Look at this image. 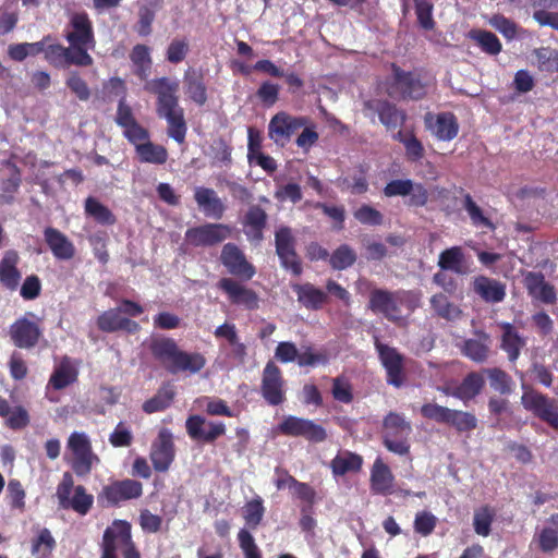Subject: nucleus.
<instances>
[{
	"label": "nucleus",
	"instance_id": "6e6552de",
	"mask_svg": "<svg viewBox=\"0 0 558 558\" xmlns=\"http://www.w3.org/2000/svg\"><path fill=\"white\" fill-rule=\"evenodd\" d=\"M143 495V484L136 480H116L104 485L97 495L101 507H120L122 504L137 499Z\"/></svg>",
	"mask_w": 558,
	"mask_h": 558
},
{
	"label": "nucleus",
	"instance_id": "ea45409f",
	"mask_svg": "<svg viewBox=\"0 0 558 558\" xmlns=\"http://www.w3.org/2000/svg\"><path fill=\"white\" fill-rule=\"evenodd\" d=\"M476 335L480 339H466L464 340L461 352L464 356L469 357L473 362L483 363L488 359L489 355V341L490 337L485 331H477Z\"/></svg>",
	"mask_w": 558,
	"mask_h": 558
},
{
	"label": "nucleus",
	"instance_id": "774afa93",
	"mask_svg": "<svg viewBox=\"0 0 558 558\" xmlns=\"http://www.w3.org/2000/svg\"><path fill=\"white\" fill-rule=\"evenodd\" d=\"M238 541L245 558H262L260 550L255 544L254 537L247 530L242 529L239 531Z\"/></svg>",
	"mask_w": 558,
	"mask_h": 558
},
{
	"label": "nucleus",
	"instance_id": "0eeeda50",
	"mask_svg": "<svg viewBox=\"0 0 558 558\" xmlns=\"http://www.w3.org/2000/svg\"><path fill=\"white\" fill-rule=\"evenodd\" d=\"M59 505L63 509H72L81 515H86L94 504V496L88 494L83 485L74 487V480L70 472H65L57 486Z\"/></svg>",
	"mask_w": 558,
	"mask_h": 558
},
{
	"label": "nucleus",
	"instance_id": "4d7b16f0",
	"mask_svg": "<svg viewBox=\"0 0 558 558\" xmlns=\"http://www.w3.org/2000/svg\"><path fill=\"white\" fill-rule=\"evenodd\" d=\"M495 518V512L489 506H483L475 510L473 518L474 531L477 535L488 536L492 531V523Z\"/></svg>",
	"mask_w": 558,
	"mask_h": 558
},
{
	"label": "nucleus",
	"instance_id": "f3484780",
	"mask_svg": "<svg viewBox=\"0 0 558 558\" xmlns=\"http://www.w3.org/2000/svg\"><path fill=\"white\" fill-rule=\"evenodd\" d=\"M220 263L230 275L241 280L248 281L256 275L255 266L235 243L229 242L222 246Z\"/></svg>",
	"mask_w": 558,
	"mask_h": 558
},
{
	"label": "nucleus",
	"instance_id": "603ef678",
	"mask_svg": "<svg viewBox=\"0 0 558 558\" xmlns=\"http://www.w3.org/2000/svg\"><path fill=\"white\" fill-rule=\"evenodd\" d=\"M264 513L265 507L259 496L247 501L243 507V519L246 526L255 530L260 524Z\"/></svg>",
	"mask_w": 558,
	"mask_h": 558
},
{
	"label": "nucleus",
	"instance_id": "a19ab883",
	"mask_svg": "<svg viewBox=\"0 0 558 558\" xmlns=\"http://www.w3.org/2000/svg\"><path fill=\"white\" fill-rule=\"evenodd\" d=\"M206 365V359L202 353L198 352H186L180 350L177 356V361L173 365H168L167 371L171 374L179 372H189L196 374L201 372Z\"/></svg>",
	"mask_w": 558,
	"mask_h": 558
},
{
	"label": "nucleus",
	"instance_id": "393cba45",
	"mask_svg": "<svg viewBox=\"0 0 558 558\" xmlns=\"http://www.w3.org/2000/svg\"><path fill=\"white\" fill-rule=\"evenodd\" d=\"M44 239L57 259L69 260L75 255V246L69 238L53 227L44 230Z\"/></svg>",
	"mask_w": 558,
	"mask_h": 558
},
{
	"label": "nucleus",
	"instance_id": "1a4fd4ad",
	"mask_svg": "<svg viewBox=\"0 0 558 558\" xmlns=\"http://www.w3.org/2000/svg\"><path fill=\"white\" fill-rule=\"evenodd\" d=\"M68 448L73 454L71 468L80 477L89 475L93 465L100 462L98 456L94 453L92 442L85 433H72L68 439Z\"/></svg>",
	"mask_w": 558,
	"mask_h": 558
},
{
	"label": "nucleus",
	"instance_id": "f704fd0d",
	"mask_svg": "<svg viewBox=\"0 0 558 558\" xmlns=\"http://www.w3.org/2000/svg\"><path fill=\"white\" fill-rule=\"evenodd\" d=\"M473 290L487 303H499L506 296V286L486 276H478L474 279Z\"/></svg>",
	"mask_w": 558,
	"mask_h": 558
},
{
	"label": "nucleus",
	"instance_id": "09e8293b",
	"mask_svg": "<svg viewBox=\"0 0 558 558\" xmlns=\"http://www.w3.org/2000/svg\"><path fill=\"white\" fill-rule=\"evenodd\" d=\"M483 373L487 375L490 387L500 395H510L512 392L513 380L511 376L499 367L484 368Z\"/></svg>",
	"mask_w": 558,
	"mask_h": 558
},
{
	"label": "nucleus",
	"instance_id": "b1692460",
	"mask_svg": "<svg viewBox=\"0 0 558 558\" xmlns=\"http://www.w3.org/2000/svg\"><path fill=\"white\" fill-rule=\"evenodd\" d=\"M524 287L527 294L545 304H554L557 300L555 287L546 282L542 272L529 271L524 276Z\"/></svg>",
	"mask_w": 558,
	"mask_h": 558
},
{
	"label": "nucleus",
	"instance_id": "a211bd4d",
	"mask_svg": "<svg viewBox=\"0 0 558 558\" xmlns=\"http://www.w3.org/2000/svg\"><path fill=\"white\" fill-rule=\"evenodd\" d=\"M185 429L192 440L214 444L226 434L227 427L223 422L207 421L202 415L193 414L186 418Z\"/></svg>",
	"mask_w": 558,
	"mask_h": 558
},
{
	"label": "nucleus",
	"instance_id": "aec40b11",
	"mask_svg": "<svg viewBox=\"0 0 558 558\" xmlns=\"http://www.w3.org/2000/svg\"><path fill=\"white\" fill-rule=\"evenodd\" d=\"M153 468L156 472L166 473L175 458V448L172 434L162 428L153 442L149 453Z\"/></svg>",
	"mask_w": 558,
	"mask_h": 558
},
{
	"label": "nucleus",
	"instance_id": "c85d7f7f",
	"mask_svg": "<svg viewBox=\"0 0 558 558\" xmlns=\"http://www.w3.org/2000/svg\"><path fill=\"white\" fill-rule=\"evenodd\" d=\"M268 215L259 205L248 207L243 226L245 235L252 242L259 243L264 239V229L267 226Z\"/></svg>",
	"mask_w": 558,
	"mask_h": 558
},
{
	"label": "nucleus",
	"instance_id": "6ab92c4d",
	"mask_svg": "<svg viewBox=\"0 0 558 558\" xmlns=\"http://www.w3.org/2000/svg\"><path fill=\"white\" fill-rule=\"evenodd\" d=\"M375 349L378 357L386 369L387 383L396 388L404 384L403 355L396 348L384 344L375 337Z\"/></svg>",
	"mask_w": 558,
	"mask_h": 558
},
{
	"label": "nucleus",
	"instance_id": "c03bdc74",
	"mask_svg": "<svg viewBox=\"0 0 558 558\" xmlns=\"http://www.w3.org/2000/svg\"><path fill=\"white\" fill-rule=\"evenodd\" d=\"M175 396L171 384H163L154 397L143 403V411L147 414L163 411L171 405Z\"/></svg>",
	"mask_w": 558,
	"mask_h": 558
},
{
	"label": "nucleus",
	"instance_id": "680f3d73",
	"mask_svg": "<svg viewBox=\"0 0 558 558\" xmlns=\"http://www.w3.org/2000/svg\"><path fill=\"white\" fill-rule=\"evenodd\" d=\"M65 85L81 101H87L90 98V89L77 71L69 73Z\"/></svg>",
	"mask_w": 558,
	"mask_h": 558
},
{
	"label": "nucleus",
	"instance_id": "4be33fe9",
	"mask_svg": "<svg viewBox=\"0 0 558 558\" xmlns=\"http://www.w3.org/2000/svg\"><path fill=\"white\" fill-rule=\"evenodd\" d=\"M369 489L377 496H390L396 493L395 475L381 457H377L371 468Z\"/></svg>",
	"mask_w": 558,
	"mask_h": 558
},
{
	"label": "nucleus",
	"instance_id": "052dcab7",
	"mask_svg": "<svg viewBox=\"0 0 558 558\" xmlns=\"http://www.w3.org/2000/svg\"><path fill=\"white\" fill-rule=\"evenodd\" d=\"M438 523L437 517L430 511H418L415 514L413 529L418 535L426 537L429 536L436 529Z\"/></svg>",
	"mask_w": 558,
	"mask_h": 558
},
{
	"label": "nucleus",
	"instance_id": "7ed1b4c3",
	"mask_svg": "<svg viewBox=\"0 0 558 558\" xmlns=\"http://www.w3.org/2000/svg\"><path fill=\"white\" fill-rule=\"evenodd\" d=\"M64 38L84 65H93L94 59L88 51L95 49L96 38L93 22L86 12H75L70 16Z\"/></svg>",
	"mask_w": 558,
	"mask_h": 558
},
{
	"label": "nucleus",
	"instance_id": "37998d69",
	"mask_svg": "<svg viewBox=\"0 0 558 558\" xmlns=\"http://www.w3.org/2000/svg\"><path fill=\"white\" fill-rule=\"evenodd\" d=\"M429 303L435 315L447 322H457L463 315L460 306L451 302L445 293L439 292L432 295Z\"/></svg>",
	"mask_w": 558,
	"mask_h": 558
},
{
	"label": "nucleus",
	"instance_id": "39448f33",
	"mask_svg": "<svg viewBox=\"0 0 558 558\" xmlns=\"http://www.w3.org/2000/svg\"><path fill=\"white\" fill-rule=\"evenodd\" d=\"M391 81L388 95L402 100H421L427 94V84L418 71H404L396 63L391 64Z\"/></svg>",
	"mask_w": 558,
	"mask_h": 558
},
{
	"label": "nucleus",
	"instance_id": "c9c22d12",
	"mask_svg": "<svg viewBox=\"0 0 558 558\" xmlns=\"http://www.w3.org/2000/svg\"><path fill=\"white\" fill-rule=\"evenodd\" d=\"M149 351L154 359L161 363L166 368L173 365L177 361L180 348L174 339L169 337H159L151 339Z\"/></svg>",
	"mask_w": 558,
	"mask_h": 558
},
{
	"label": "nucleus",
	"instance_id": "a18cd8bd",
	"mask_svg": "<svg viewBox=\"0 0 558 558\" xmlns=\"http://www.w3.org/2000/svg\"><path fill=\"white\" fill-rule=\"evenodd\" d=\"M135 153L141 162L153 165L166 163L169 156L165 146L153 143L150 138L144 144L137 145Z\"/></svg>",
	"mask_w": 558,
	"mask_h": 558
},
{
	"label": "nucleus",
	"instance_id": "0e129e2a",
	"mask_svg": "<svg viewBox=\"0 0 558 558\" xmlns=\"http://www.w3.org/2000/svg\"><path fill=\"white\" fill-rule=\"evenodd\" d=\"M354 218L362 225L380 226L384 222L383 214L371 205L363 204L353 213Z\"/></svg>",
	"mask_w": 558,
	"mask_h": 558
},
{
	"label": "nucleus",
	"instance_id": "2eb2a0df",
	"mask_svg": "<svg viewBox=\"0 0 558 558\" xmlns=\"http://www.w3.org/2000/svg\"><path fill=\"white\" fill-rule=\"evenodd\" d=\"M260 395L271 407L280 405L287 399L282 371L274 361H268L263 369Z\"/></svg>",
	"mask_w": 558,
	"mask_h": 558
},
{
	"label": "nucleus",
	"instance_id": "f8f14e48",
	"mask_svg": "<svg viewBox=\"0 0 558 558\" xmlns=\"http://www.w3.org/2000/svg\"><path fill=\"white\" fill-rule=\"evenodd\" d=\"M232 227L225 223L207 222L185 231V241L193 247H211L232 235Z\"/></svg>",
	"mask_w": 558,
	"mask_h": 558
},
{
	"label": "nucleus",
	"instance_id": "e2e57ef3",
	"mask_svg": "<svg viewBox=\"0 0 558 558\" xmlns=\"http://www.w3.org/2000/svg\"><path fill=\"white\" fill-rule=\"evenodd\" d=\"M415 14L420 26L425 31H432L435 27L433 19V3L428 0H413Z\"/></svg>",
	"mask_w": 558,
	"mask_h": 558
},
{
	"label": "nucleus",
	"instance_id": "ddd939ff",
	"mask_svg": "<svg viewBox=\"0 0 558 558\" xmlns=\"http://www.w3.org/2000/svg\"><path fill=\"white\" fill-rule=\"evenodd\" d=\"M278 433L288 437H302L310 442H323L327 439L326 429L312 420L294 415L286 416L277 426Z\"/></svg>",
	"mask_w": 558,
	"mask_h": 558
},
{
	"label": "nucleus",
	"instance_id": "4c0bfd02",
	"mask_svg": "<svg viewBox=\"0 0 558 558\" xmlns=\"http://www.w3.org/2000/svg\"><path fill=\"white\" fill-rule=\"evenodd\" d=\"M485 386V379L482 373L471 372L462 381L452 389L450 395L463 402L474 399L481 393Z\"/></svg>",
	"mask_w": 558,
	"mask_h": 558
},
{
	"label": "nucleus",
	"instance_id": "7c9ffc66",
	"mask_svg": "<svg viewBox=\"0 0 558 558\" xmlns=\"http://www.w3.org/2000/svg\"><path fill=\"white\" fill-rule=\"evenodd\" d=\"M194 199L205 216L214 219H221L223 217L226 206L213 189L197 187L194 193Z\"/></svg>",
	"mask_w": 558,
	"mask_h": 558
},
{
	"label": "nucleus",
	"instance_id": "49530a36",
	"mask_svg": "<svg viewBox=\"0 0 558 558\" xmlns=\"http://www.w3.org/2000/svg\"><path fill=\"white\" fill-rule=\"evenodd\" d=\"M84 210L86 216L92 217L101 226H113L117 222L114 214L93 196L85 199Z\"/></svg>",
	"mask_w": 558,
	"mask_h": 558
},
{
	"label": "nucleus",
	"instance_id": "e433bc0d",
	"mask_svg": "<svg viewBox=\"0 0 558 558\" xmlns=\"http://www.w3.org/2000/svg\"><path fill=\"white\" fill-rule=\"evenodd\" d=\"M438 267L444 270H450L457 275H468L470 267L461 246H451L444 250L438 257Z\"/></svg>",
	"mask_w": 558,
	"mask_h": 558
},
{
	"label": "nucleus",
	"instance_id": "bb28decb",
	"mask_svg": "<svg viewBox=\"0 0 558 558\" xmlns=\"http://www.w3.org/2000/svg\"><path fill=\"white\" fill-rule=\"evenodd\" d=\"M184 93L197 106H204L207 102V87L204 81V74L194 68H189L183 74Z\"/></svg>",
	"mask_w": 558,
	"mask_h": 558
},
{
	"label": "nucleus",
	"instance_id": "58836bf2",
	"mask_svg": "<svg viewBox=\"0 0 558 558\" xmlns=\"http://www.w3.org/2000/svg\"><path fill=\"white\" fill-rule=\"evenodd\" d=\"M363 457L359 453L344 450L340 451L330 461V469L333 476H343L347 473H357L362 470Z\"/></svg>",
	"mask_w": 558,
	"mask_h": 558
},
{
	"label": "nucleus",
	"instance_id": "423d86ee",
	"mask_svg": "<svg viewBox=\"0 0 558 558\" xmlns=\"http://www.w3.org/2000/svg\"><path fill=\"white\" fill-rule=\"evenodd\" d=\"M521 404L527 412L558 430V399L551 398L531 386L522 385Z\"/></svg>",
	"mask_w": 558,
	"mask_h": 558
},
{
	"label": "nucleus",
	"instance_id": "3c124183",
	"mask_svg": "<svg viewBox=\"0 0 558 558\" xmlns=\"http://www.w3.org/2000/svg\"><path fill=\"white\" fill-rule=\"evenodd\" d=\"M447 425L458 433H469L477 427V418L471 412L453 409Z\"/></svg>",
	"mask_w": 558,
	"mask_h": 558
},
{
	"label": "nucleus",
	"instance_id": "69168bd1",
	"mask_svg": "<svg viewBox=\"0 0 558 558\" xmlns=\"http://www.w3.org/2000/svg\"><path fill=\"white\" fill-rule=\"evenodd\" d=\"M190 51V45L186 38H174L166 51L167 60L172 64L182 62Z\"/></svg>",
	"mask_w": 558,
	"mask_h": 558
},
{
	"label": "nucleus",
	"instance_id": "a878e982",
	"mask_svg": "<svg viewBox=\"0 0 558 558\" xmlns=\"http://www.w3.org/2000/svg\"><path fill=\"white\" fill-rule=\"evenodd\" d=\"M78 379V368L71 357L63 356L54 367L47 384V389L62 390Z\"/></svg>",
	"mask_w": 558,
	"mask_h": 558
},
{
	"label": "nucleus",
	"instance_id": "5701e85b",
	"mask_svg": "<svg viewBox=\"0 0 558 558\" xmlns=\"http://www.w3.org/2000/svg\"><path fill=\"white\" fill-rule=\"evenodd\" d=\"M364 110L378 114L379 121L388 129H397L404 124L407 114L395 104L385 99H371L364 102Z\"/></svg>",
	"mask_w": 558,
	"mask_h": 558
},
{
	"label": "nucleus",
	"instance_id": "412c9836",
	"mask_svg": "<svg viewBox=\"0 0 558 558\" xmlns=\"http://www.w3.org/2000/svg\"><path fill=\"white\" fill-rule=\"evenodd\" d=\"M217 287L227 294L232 304L242 305L250 311L258 308L259 299L257 293L235 279L223 277L218 281Z\"/></svg>",
	"mask_w": 558,
	"mask_h": 558
},
{
	"label": "nucleus",
	"instance_id": "72a5a7b5",
	"mask_svg": "<svg viewBox=\"0 0 558 558\" xmlns=\"http://www.w3.org/2000/svg\"><path fill=\"white\" fill-rule=\"evenodd\" d=\"M45 60L54 68H63L65 65L84 66V62L75 54L73 49L64 47L61 44H47L45 51Z\"/></svg>",
	"mask_w": 558,
	"mask_h": 558
},
{
	"label": "nucleus",
	"instance_id": "cd10ccee",
	"mask_svg": "<svg viewBox=\"0 0 558 558\" xmlns=\"http://www.w3.org/2000/svg\"><path fill=\"white\" fill-rule=\"evenodd\" d=\"M131 543H133L131 523L126 520L116 519L105 530L101 544L109 545L118 550L131 545Z\"/></svg>",
	"mask_w": 558,
	"mask_h": 558
},
{
	"label": "nucleus",
	"instance_id": "5fc2aeb1",
	"mask_svg": "<svg viewBox=\"0 0 558 558\" xmlns=\"http://www.w3.org/2000/svg\"><path fill=\"white\" fill-rule=\"evenodd\" d=\"M460 194H463L464 209L468 211L470 219L474 226H484L494 229L493 222L483 214V210L473 201L471 194L464 193L463 187L458 189Z\"/></svg>",
	"mask_w": 558,
	"mask_h": 558
},
{
	"label": "nucleus",
	"instance_id": "338daca9",
	"mask_svg": "<svg viewBox=\"0 0 558 558\" xmlns=\"http://www.w3.org/2000/svg\"><path fill=\"white\" fill-rule=\"evenodd\" d=\"M331 393L335 400L342 403H351L353 401V391L351 384L343 377L332 379Z\"/></svg>",
	"mask_w": 558,
	"mask_h": 558
},
{
	"label": "nucleus",
	"instance_id": "9d476101",
	"mask_svg": "<svg viewBox=\"0 0 558 558\" xmlns=\"http://www.w3.org/2000/svg\"><path fill=\"white\" fill-rule=\"evenodd\" d=\"M9 335L16 348L33 349L43 338L41 318L33 312H26L10 326Z\"/></svg>",
	"mask_w": 558,
	"mask_h": 558
},
{
	"label": "nucleus",
	"instance_id": "2f4dec72",
	"mask_svg": "<svg viewBox=\"0 0 558 558\" xmlns=\"http://www.w3.org/2000/svg\"><path fill=\"white\" fill-rule=\"evenodd\" d=\"M499 327L502 330L500 349L507 353L510 362H515L521 354V350L525 347L526 341L512 324L500 323Z\"/></svg>",
	"mask_w": 558,
	"mask_h": 558
},
{
	"label": "nucleus",
	"instance_id": "f257e3e1",
	"mask_svg": "<svg viewBox=\"0 0 558 558\" xmlns=\"http://www.w3.org/2000/svg\"><path fill=\"white\" fill-rule=\"evenodd\" d=\"M144 89L156 96V112L168 123L167 133L182 144L186 136L184 109L179 104V82L169 77H158L146 82Z\"/></svg>",
	"mask_w": 558,
	"mask_h": 558
},
{
	"label": "nucleus",
	"instance_id": "f03ea898",
	"mask_svg": "<svg viewBox=\"0 0 558 558\" xmlns=\"http://www.w3.org/2000/svg\"><path fill=\"white\" fill-rule=\"evenodd\" d=\"M421 305V293L412 290H396L375 288L369 292L368 308L374 314H380L392 323L400 322L404 316L402 307L412 314Z\"/></svg>",
	"mask_w": 558,
	"mask_h": 558
},
{
	"label": "nucleus",
	"instance_id": "c756f323",
	"mask_svg": "<svg viewBox=\"0 0 558 558\" xmlns=\"http://www.w3.org/2000/svg\"><path fill=\"white\" fill-rule=\"evenodd\" d=\"M292 290L296 294L298 302L311 311L322 310L328 301V294L310 282L294 283Z\"/></svg>",
	"mask_w": 558,
	"mask_h": 558
},
{
	"label": "nucleus",
	"instance_id": "864d4df0",
	"mask_svg": "<svg viewBox=\"0 0 558 558\" xmlns=\"http://www.w3.org/2000/svg\"><path fill=\"white\" fill-rule=\"evenodd\" d=\"M56 545L57 543L51 532L47 527H44L32 541V554L44 558L48 557L56 548Z\"/></svg>",
	"mask_w": 558,
	"mask_h": 558
},
{
	"label": "nucleus",
	"instance_id": "473e14b6",
	"mask_svg": "<svg viewBox=\"0 0 558 558\" xmlns=\"http://www.w3.org/2000/svg\"><path fill=\"white\" fill-rule=\"evenodd\" d=\"M19 260V254L14 250L7 251L0 260V282L10 291L16 290L21 280Z\"/></svg>",
	"mask_w": 558,
	"mask_h": 558
},
{
	"label": "nucleus",
	"instance_id": "13d9d810",
	"mask_svg": "<svg viewBox=\"0 0 558 558\" xmlns=\"http://www.w3.org/2000/svg\"><path fill=\"white\" fill-rule=\"evenodd\" d=\"M123 318L118 307L110 308L98 316L97 327L104 332H116L121 330Z\"/></svg>",
	"mask_w": 558,
	"mask_h": 558
},
{
	"label": "nucleus",
	"instance_id": "de8ad7c7",
	"mask_svg": "<svg viewBox=\"0 0 558 558\" xmlns=\"http://www.w3.org/2000/svg\"><path fill=\"white\" fill-rule=\"evenodd\" d=\"M162 0H151L150 5H141L138 8V20L135 25V31L141 37H147L153 32V23L156 17V11L154 8H157L160 5Z\"/></svg>",
	"mask_w": 558,
	"mask_h": 558
},
{
	"label": "nucleus",
	"instance_id": "bf43d9fd",
	"mask_svg": "<svg viewBox=\"0 0 558 558\" xmlns=\"http://www.w3.org/2000/svg\"><path fill=\"white\" fill-rule=\"evenodd\" d=\"M452 410L453 409L440 405L436 402H427L421 407L420 412L421 415L426 420L447 425L449 415H451Z\"/></svg>",
	"mask_w": 558,
	"mask_h": 558
},
{
	"label": "nucleus",
	"instance_id": "6e6d98bb",
	"mask_svg": "<svg viewBox=\"0 0 558 558\" xmlns=\"http://www.w3.org/2000/svg\"><path fill=\"white\" fill-rule=\"evenodd\" d=\"M471 38L474 39L481 49L488 54L496 56L502 49L500 40L492 32L474 31L471 33Z\"/></svg>",
	"mask_w": 558,
	"mask_h": 558
},
{
	"label": "nucleus",
	"instance_id": "20e7f679",
	"mask_svg": "<svg viewBox=\"0 0 558 558\" xmlns=\"http://www.w3.org/2000/svg\"><path fill=\"white\" fill-rule=\"evenodd\" d=\"M411 422L401 413L388 412L381 423V442L384 447L397 456L403 457L410 453Z\"/></svg>",
	"mask_w": 558,
	"mask_h": 558
},
{
	"label": "nucleus",
	"instance_id": "4468645a",
	"mask_svg": "<svg viewBox=\"0 0 558 558\" xmlns=\"http://www.w3.org/2000/svg\"><path fill=\"white\" fill-rule=\"evenodd\" d=\"M275 246L280 265L286 270H290L294 276H300L303 271V267L295 250L296 239L290 227L281 226L276 230Z\"/></svg>",
	"mask_w": 558,
	"mask_h": 558
},
{
	"label": "nucleus",
	"instance_id": "8fccbe9b",
	"mask_svg": "<svg viewBox=\"0 0 558 558\" xmlns=\"http://www.w3.org/2000/svg\"><path fill=\"white\" fill-rule=\"evenodd\" d=\"M355 251L348 244L339 245L329 257V265L333 270H344L356 262Z\"/></svg>",
	"mask_w": 558,
	"mask_h": 558
},
{
	"label": "nucleus",
	"instance_id": "79ce46f5",
	"mask_svg": "<svg viewBox=\"0 0 558 558\" xmlns=\"http://www.w3.org/2000/svg\"><path fill=\"white\" fill-rule=\"evenodd\" d=\"M433 134L440 141H451L459 132L457 117L452 112H440L436 114L434 124L429 123Z\"/></svg>",
	"mask_w": 558,
	"mask_h": 558
},
{
	"label": "nucleus",
	"instance_id": "dca6fc26",
	"mask_svg": "<svg viewBox=\"0 0 558 558\" xmlns=\"http://www.w3.org/2000/svg\"><path fill=\"white\" fill-rule=\"evenodd\" d=\"M308 122L310 119L306 117H296L280 111L269 121L268 136L276 145L284 147L291 141L292 135Z\"/></svg>",
	"mask_w": 558,
	"mask_h": 558
},
{
	"label": "nucleus",
	"instance_id": "9b49d317",
	"mask_svg": "<svg viewBox=\"0 0 558 558\" xmlns=\"http://www.w3.org/2000/svg\"><path fill=\"white\" fill-rule=\"evenodd\" d=\"M386 197H408L404 204L409 208L425 207L429 199V192L421 182L411 179H395L389 181L383 189Z\"/></svg>",
	"mask_w": 558,
	"mask_h": 558
}]
</instances>
